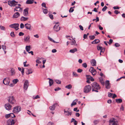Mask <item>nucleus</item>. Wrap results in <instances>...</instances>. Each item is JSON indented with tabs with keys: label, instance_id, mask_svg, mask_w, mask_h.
I'll return each instance as SVG.
<instances>
[{
	"label": "nucleus",
	"instance_id": "29",
	"mask_svg": "<svg viewBox=\"0 0 125 125\" xmlns=\"http://www.w3.org/2000/svg\"><path fill=\"white\" fill-rule=\"evenodd\" d=\"M32 70L31 69H28L26 73L27 74H30L31 73H32Z\"/></svg>",
	"mask_w": 125,
	"mask_h": 125
},
{
	"label": "nucleus",
	"instance_id": "17",
	"mask_svg": "<svg viewBox=\"0 0 125 125\" xmlns=\"http://www.w3.org/2000/svg\"><path fill=\"white\" fill-rule=\"evenodd\" d=\"M20 16V14L18 12H16L14 14L13 16V18H16L19 17Z\"/></svg>",
	"mask_w": 125,
	"mask_h": 125
},
{
	"label": "nucleus",
	"instance_id": "2",
	"mask_svg": "<svg viewBox=\"0 0 125 125\" xmlns=\"http://www.w3.org/2000/svg\"><path fill=\"white\" fill-rule=\"evenodd\" d=\"M91 86L92 89L98 90L100 89L101 88V87L99 85L95 82H93Z\"/></svg>",
	"mask_w": 125,
	"mask_h": 125
},
{
	"label": "nucleus",
	"instance_id": "21",
	"mask_svg": "<svg viewBox=\"0 0 125 125\" xmlns=\"http://www.w3.org/2000/svg\"><path fill=\"white\" fill-rule=\"evenodd\" d=\"M99 81L100 83L103 85H104V82L103 79L102 77L99 78Z\"/></svg>",
	"mask_w": 125,
	"mask_h": 125
},
{
	"label": "nucleus",
	"instance_id": "40",
	"mask_svg": "<svg viewBox=\"0 0 125 125\" xmlns=\"http://www.w3.org/2000/svg\"><path fill=\"white\" fill-rule=\"evenodd\" d=\"M82 65L83 67H84L85 68H86L87 67V64L86 63H83L82 64Z\"/></svg>",
	"mask_w": 125,
	"mask_h": 125
},
{
	"label": "nucleus",
	"instance_id": "54",
	"mask_svg": "<svg viewBox=\"0 0 125 125\" xmlns=\"http://www.w3.org/2000/svg\"><path fill=\"white\" fill-rule=\"evenodd\" d=\"M113 8L114 10L117 9L118 10L119 9V8L118 6H114L113 7Z\"/></svg>",
	"mask_w": 125,
	"mask_h": 125
},
{
	"label": "nucleus",
	"instance_id": "53",
	"mask_svg": "<svg viewBox=\"0 0 125 125\" xmlns=\"http://www.w3.org/2000/svg\"><path fill=\"white\" fill-rule=\"evenodd\" d=\"M24 25L23 23H21L20 24V28L21 29H22L24 28Z\"/></svg>",
	"mask_w": 125,
	"mask_h": 125
},
{
	"label": "nucleus",
	"instance_id": "44",
	"mask_svg": "<svg viewBox=\"0 0 125 125\" xmlns=\"http://www.w3.org/2000/svg\"><path fill=\"white\" fill-rule=\"evenodd\" d=\"M48 38L52 42H55V41L52 38H51L50 37L48 36Z\"/></svg>",
	"mask_w": 125,
	"mask_h": 125
},
{
	"label": "nucleus",
	"instance_id": "19",
	"mask_svg": "<svg viewBox=\"0 0 125 125\" xmlns=\"http://www.w3.org/2000/svg\"><path fill=\"white\" fill-rule=\"evenodd\" d=\"M28 17H25L23 16H22L21 18V21H27L28 19Z\"/></svg>",
	"mask_w": 125,
	"mask_h": 125
},
{
	"label": "nucleus",
	"instance_id": "43",
	"mask_svg": "<svg viewBox=\"0 0 125 125\" xmlns=\"http://www.w3.org/2000/svg\"><path fill=\"white\" fill-rule=\"evenodd\" d=\"M43 12L44 14H46L48 12V10L46 9H44L43 10Z\"/></svg>",
	"mask_w": 125,
	"mask_h": 125
},
{
	"label": "nucleus",
	"instance_id": "28",
	"mask_svg": "<svg viewBox=\"0 0 125 125\" xmlns=\"http://www.w3.org/2000/svg\"><path fill=\"white\" fill-rule=\"evenodd\" d=\"M22 10L21 8L19 7H16L14 9V11L16 10L17 11H21Z\"/></svg>",
	"mask_w": 125,
	"mask_h": 125
},
{
	"label": "nucleus",
	"instance_id": "26",
	"mask_svg": "<svg viewBox=\"0 0 125 125\" xmlns=\"http://www.w3.org/2000/svg\"><path fill=\"white\" fill-rule=\"evenodd\" d=\"M77 49L76 48H74L73 49L70 50L69 52L71 53H74L75 52H77Z\"/></svg>",
	"mask_w": 125,
	"mask_h": 125
},
{
	"label": "nucleus",
	"instance_id": "4",
	"mask_svg": "<svg viewBox=\"0 0 125 125\" xmlns=\"http://www.w3.org/2000/svg\"><path fill=\"white\" fill-rule=\"evenodd\" d=\"M92 89L91 86L88 85L86 86L83 89V92L85 93H88Z\"/></svg>",
	"mask_w": 125,
	"mask_h": 125
},
{
	"label": "nucleus",
	"instance_id": "58",
	"mask_svg": "<svg viewBox=\"0 0 125 125\" xmlns=\"http://www.w3.org/2000/svg\"><path fill=\"white\" fill-rule=\"evenodd\" d=\"M49 16L50 18L52 20L53 19V15L52 14H49Z\"/></svg>",
	"mask_w": 125,
	"mask_h": 125
},
{
	"label": "nucleus",
	"instance_id": "25",
	"mask_svg": "<svg viewBox=\"0 0 125 125\" xmlns=\"http://www.w3.org/2000/svg\"><path fill=\"white\" fill-rule=\"evenodd\" d=\"M34 1V0H27L26 3L28 4H32L33 3Z\"/></svg>",
	"mask_w": 125,
	"mask_h": 125
},
{
	"label": "nucleus",
	"instance_id": "9",
	"mask_svg": "<svg viewBox=\"0 0 125 125\" xmlns=\"http://www.w3.org/2000/svg\"><path fill=\"white\" fill-rule=\"evenodd\" d=\"M18 2L15 0H13L8 2V4L11 6H14L16 5Z\"/></svg>",
	"mask_w": 125,
	"mask_h": 125
},
{
	"label": "nucleus",
	"instance_id": "15",
	"mask_svg": "<svg viewBox=\"0 0 125 125\" xmlns=\"http://www.w3.org/2000/svg\"><path fill=\"white\" fill-rule=\"evenodd\" d=\"M60 27L58 25H55L53 27L54 30L56 31H58L60 30Z\"/></svg>",
	"mask_w": 125,
	"mask_h": 125
},
{
	"label": "nucleus",
	"instance_id": "46",
	"mask_svg": "<svg viewBox=\"0 0 125 125\" xmlns=\"http://www.w3.org/2000/svg\"><path fill=\"white\" fill-rule=\"evenodd\" d=\"M0 28L1 30H5V27L3 26L0 25Z\"/></svg>",
	"mask_w": 125,
	"mask_h": 125
},
{
	"label": "nucleus",
	"instance_id": "22",
	"mask_svg": "<svg viewBox=\"0 0 125 125\" xmlns=\"http://www.w3.org/2000/svg\"><path fill=\"white\" fill-rule=\"evenodd\" d=\"M91 63L93 66H95L96 65V61L94 59H93L91 60Z\"/></svg>",
	"mask_w": 125,
	"mask_h": 125
},
{
	"label": "nucleus",
	"instance_id": "50",
	"mask_svg": "<svg viewBox=\"0 0 125 125\" xmlns=\"http://www.w3.org/2000/svg\"><path fill=\"white\" fill-rule=\"evenodd\" d=\"M10 117L12 118H13L15 117V115L13 113H10Z\"/></svg>",
	"mask_w": 125,
	"mask_h": 125
},
{
	"label": "nucleus",
	"instance_id": "34",
	"mask_svg": "<svg viewBox=\"0 0 125 125\" xmlns=\"http://www.w3.org/2000/svg\"><path fill=\"white\" fill-rule=\"evenodd\" d=\"M18 81V80L17 79H16L13 80L12 81V82L14 84H15Z\"/></svg>",
	"mask_w": 125,
	"mask_h": 125
},
{
	"label": "nucleus",
	"instance_id": "56",
	"mask_svg": "<svg viewBox=\"0 0 125 125\" xmlns=\"http://www.w3.org/2000/svg\"><path fill=\"white\" fill-rule=\"evenodd\" d=\"M105 49L104 48H103V49H102L100 51L101 53H104L105 51Z\"/></svg>",
	"mask_w": 125,
	"mask_h": 125
},
{
	"label": "nucleus",
	"instance_id": "5",
	"mask_svg": "<svg viewBox=\"0 0 125 125\" xmlns=\"http://www.w3.org/2000/svg\"><path fill=\"white\" fill-rule=\"evenodd\" d=\"M21 108L20 106L14 107L13 109V112L16 114L18 113L21 110Z\"/></svg>",
	"mask_w": 125,
	"mask_h": 125
},
{
	"label": "nucleus",
	"instance_id": "16",
	"mask_svg": "<svg viewBox=\"0 0 125 125\" xmlns=\"http://www.w3.org/2000/svg\"><path fill=\"white\" fill-rule=\"evenodd\" d=\"M105 83L106 88L107 89H109L110 86L109 81L108 80L106 81L105 82Z\"/></svg>",
	"mask_w": 125,
	"mask_h": 125
},
{
	"label": "nucleus",
	"instance_id": "27",
	"mask_svg": "<svg viewBox=\"0 0 125 125\" xmlns=\"http://www.w3.org/2000/svg\"><path fill=\"white\" fill-rule=\"evenodd\" d=\"M100 42V40L98 39H95L91 42V43L93 44L97 43H99Z\"/></svg>",
	"mask_w": 125,
	"mask_h": 125
},
{
	"label": "nucleus",
	"instance_id": "30",
	"mask_svg": "<svg viewBox=\"0 0 125 125\" xmlns=\"http://www.w3.org/2000/svg\"><path fill=\"white\" fill-rule=\"evenodd\" d=\"M31 48V46L30 45L26 46L25 47V49L26 51L28 52L30 50V49Z\"/></svg>",
	"mask_w": 125,
	"mask_h": 125
},
{
	"label": "nucleus",
	"instance_id": "36",
	"mask_svg": "<svg viewBox=\"0 0 125 125\" xmlns=\"http://www.w3.org/2000/svg\"><path fill=\"white\" fill-rule=\"evenodd\" d=\"M90 39L91 40H93L95 38V37L94 35L90 36H89Z\"/></svg>",
	"mask_w": 125,
	"mask_h": 125
},
{
	"label": "nucleus",
	"instance_id": "41",
	"mask_svg": "<svg viewBox=\"0 0 125 125\" xmlns=\"http://www.w3.org/2000/svg\"><path fill=\"white\" fill-rule=\"evenodd\" d=\"M99 122V121L98 120H95L94 121V124L96 125Z\"/></svg>",
	"mask_w": 125,
	"mask_h": 125
},
{
	"label": "nucleus",
	"instance_id": "52",
	"mask_svg": "<svg viewBox=\"0 0 125 125\" xmlns=\"http://www.w3.org/2000/svg\"><path fill=\"white\" fill-rule=\"evenodd\" d=\"M83 70L80 69H79L77 70V72L79 73L81 72Z\"/></svg>",
	"mask_w": 125,
	"mask_h": 125
},
{
	"label": "nucleus",
	"instance_id": "10",
	"mask_svg": "<svg viewBox=\"0 0 125 125\" xmlns=\"http://www.w3.org/2000/svg\"><path fill=\"white\" fill-rule=\"evenodd\" d=\"M89 70L90 72L92 73L93 75H94L96 74V72L94 67H91L90 68Z\"/></svg>",
	"mask_w": 125,
	"mask_h": 125
},
{
	"label": "nucleus",
	"instance_id": "31",
	"mask_svg": "<svg viewBox=\"0 0 125 125\" xmlns=\"http://www.w3.org/2000/svg\"><path fill=\"white\" fill-rule=\"evenodd\" d=\"M116 102L118 103H121L122 101V100L121 99H116Z\"/></svg>",
	"mask_w": 125,
	"mask_h": 125
},
{
	"label": "nucleus",
	"instance_id": "3",
	"mask_svg": "<svg viewBox=\"0 0 125 125\" xmlns=\"http://www.w3.org/2000/svg\"><path fill=\"white\" fill-rule=\"evenodd\" d=\"M8 101L9 103L11 104H14L16 103V100L13 96H9Z\"/></svg>",
	"mask_w": 125,
	"mask_h": 125
},
{
	"label": "nucleus",
	"instance_id": "45",
	"mask_svg": "<svg viewBox=\"0 0 125 125\" xmlns=\"http://www.w3.org/2000/svg\"><path fill=\"white\" fill-rule=\"evenodd\" d=\"M1 48L4 51L6 49V46L5 45H2Z\"/></svg>",
	"mask_w": 125,
	"mask_h": 125
},
{
	"label": "nucleus",
	"instance_id": "42",
	"mask_svg": "<svg viewBox=\"0 0 125 125\" xmlns=\"http://www.w3.org/2000/svg\"><path fill=\"white\" fill-rule=\"evenodd\" d=\"M97 49L98 50H100V51L101 50L103 49V47L101 46H97Z\"/></svg>",
	"mask_w": 125,
	"mask_h": 125
},
{
	"label": "nucleus",
	"instance_id": "11",
	"mask_svg": "<svg viewBox=\"0 0 125 125\" xmlns=\"http://www.w3.org/2000/svg\"><path fill=\"white\" fill-rule=\"evenodd\" d=\"M28 10L29 8H26L24 10L23 14L24 16L26 17L28 16L29 14Z\"/></svg>",
	"mask_w": 125,
	"mask_h": 125
},
{
	"label": "nucleus",
	"instance_id": "57",
	"mask_svg": "<svg viewBox=\"0 0 125 125\" xmlns=\"http://www.w3.org/2000/svg\"><path fill=\"white\" fill-rule=\"evenodd\" d=\"M10 113L8 114H7L5 116V117L6 118H8L9 117H10Z\"/></svg>",
	"mask_w": 125,
	"mask_h": 125
},
{
	"label": "nucleus",
	"instance_id": "47",
	"mask_svg": "<svg viewBox=\"0 0 125 125\" xmlns=\"http://www.w3.org/2000/svg\"><path fill=\"white\" fill-rule=\"evenodd\" d=\"M10 36L12 37H14L15 36V35L14 34V32H11V33H10Z\"/></svg>",
	"mask_w": 125,
	"mask_h": 125
},
{
	"label": "nucleus",
	"instance_id": "37",
	"mask_svg": "<svg viewBox=\"0 0 125 125\" xmlns=\"http://www.w3.org/2000/svg\"><path fill=\"white\" fill-rule=\"evenodd\" d=\"M73 76L76 77L78 76V75L75 72H73Z\"/></svg>",
	"mask_w": 125,
	"mask_h": 125
},
{
	"label": "nucleus",
	"instance_id": "63",
	"mask_svg": "<svg viewBox=\"0 0 125 125\" xmlns=\"http://www.w3.org/2000/svg\"><path fill=\"white\" fill-rule=\"evenodd\" d=\"M11 73L12 75H13L15 73V72L14 70H11Z\"/></svg>",
	"mask_w": 125,
	"mask_h": 125
},
{
	"label": "nucleus",
	"instance_id": "62",
	"mask_svg": "<svg viewBox=\"0 0 125 125\" xmlns=\"http://www.w3.org/2000/svg\"><path fill=\"white\" fill-rule=\"evenodd\" d=\"M61 88L59 87H58L57 88H56L55 89H54V90L55 91H57L58 90H61Z\"/></svg>",
	"mask_w": 125,
	"mask_h": 125
},
{
	"label": "nucleus",
	"instance_id": "18",
	"mask_svg": "<svg viewBox=\"0 0 125 125\" xmlns=\"http://www.w3.org/2000/svg\"><path fill=\"white\" fill-rule=\"evenodd\" d=\"M64 114L66 115L69 116L71 115H72V112L71 111H66L65 110H64Z\"/></svg>",
	"mask_w": 125,
	"mask_h": 125
},
{
	"label": "nucleus",
	"instance_id": "38",
	"mask_svg": "<svg viewBox=\"0 0 125 125\" xmlns=\"http://www.w3.org/2000/svg\"><path fill=\"white\" fill-rule=\"evenodd\" d=\"M55 81L56 83L58 84H60L61 83V81L58 80H56Z\"/></svg>",
	"mask_w": 125,
	"mask_h": 125
},
{
	"label": "nucleus",
	"instance_id": "12",
	"mask_svg": "<svg viewBox=\"0 0 125 125\" xmlns=\"http://www.w3.org/2000/svg\"><path fill=\"white\" fill-rule=\"evenodd\" d=\"M4 106L5 109L9 111L11 110L12 107V106L9 103L5 104Z\"/></svg>",
	"mask_w": 125,
	"mask_h": 125
},
{
	"label": "nucleus",
	"instance_id": "20",
	"mask_svg": "<svg viewBox=\"0 0 125 125\" xmlns=\"http://www.w3.org/2000/svg\"><path fill=\"white\" fill-rule=\"evenodd\" d=\"M24 26L27 29L30 30L31 29V26L30 24L26 23L25 24Z\"/></svg>",
	"mask_w": 125,
	"mask_h": 125
},
{
	"label": "nucleus",
	"instance_id": "49",
	"mask_svg": "<svg viewBox=\"0 0 125 125\" xmlns=\"http://www.w3.org/2000/svg\"><path fill=\"white\" fill-rule=\"evenodd\" d=\"M42 7H44L45 8H47L46 7V6L45 3L44 2H43L42 3Z\"/></svg>",
	"mask_w": 125,
	"mask_h": 125
},
{
	"label": "nucleus",
	"instance_id": "60",
	"mask_svg": "<svg viewBox=\"0 0 125 125\" xmlns=\"http://www.w3.org/2000/svg\"><path fill=\"white\" fill-rule=\"evenodd\" d=\"M113 94L110 93H108V97H111L112 96V95Z\"/></svg>",
	"mask_w": 125,
	"mask_h": 125
},
{
	"label": "nucleus",
	"instance_id": "14",
	"mask_svg": "<svg viewBox=\"0 0 125 125\" xmlns=\"http://www.w3.org/2000/svg\"><path fill=\"white\" fill-rule=\"evenodd\" d=\"M56 105L59 106L58 103H57L54 104L52 106H50L49 107L50 110L52 111L54 110L55 109Z\"/></svg>",
	"mask_w": 125,
	"mask_h": 125
},
{
	"label": "nucleus",
	"instance_id": "64",
	"mask_svg": "<svg viewBox=\"0 0 125 125\" xmlns=\"http://www.w3.org/2000/svg\"><path fill=\"white\" fill-rule=\"evenodd\" d=\"M24 35V33L21 32H20L19 33V35L20 36H23Z\"/></svg>",
	"mask_w": 125,
	"mask_h": 125
},
{
	"label": "nucleus",
	"instance_id": "55",
	"mask_svg": "<svg viewBox=\"0 0 125 125\" xmlns=\"http://www.w3.org/2000/svg\"><path fill=\"white\" fill-rule=\"evenodd\" d=\"M120 13L119 11L118 10H115L114 11V13L117 14Z\"/></svg>",
	"mask_w": 125,
	"mask_h": 125
},
{
	"label": "nucleus",
	"instance_id": "23",
	"mask_svg": "<svg viewBox=\"0 0 125 125\" xmlns=\"http://www.w3.org/2000/svg\"><path fill=\"white\" fill-rule=\"evenodd\" d=\"M30 37L28 35L25 37L24 38V41L26 42H27L30 40Z\"/></svg>",
	"mask_w": 125,
	"mask_h": 125
},
{
	"label": "nucleus",
	"instance_id": "39",
	"mask_svg": "<svg viewBox=\"0 0 125 125\" xmlns=\"http://www.w3.org/2000/svg\"><path fill=\"white\" fill-rule=\"evenodd\" d=\"M107 8V7L106 6H105L102 9V10L103 11H104L106 10Z\"/></svg>",
	"mask_w": 125,
	"mask_h": 125
},
{
	"label": "nucleus",
	"instance_id": "7",
	"mask_svg": "<svg viewBox=\"0 0 125 125\" xmlns=\"http://www.w3.org/2000/svg\"><path fill=\"white\" fill-rule=\"evenodd\" d=\"M10 82V80L9 78H5L4 79L3 81V84L7 85H9Z\"/></svg>",
	"mask_w": 125,
	"mask_h": 125
},
{
	"label": "nucleus",
	"instance_id": "8",
	"mask_svg": "<svg viewBox=\"0 0 125 125\" xmlns=\"http://www.w3.org/2000/svg\"><path fill=\"white\" fill-rule=\"evenodd\" d=\"M15 123V121L12 119H9L7 122V125H13Z\"/></svg>",
	"mask_w": 125,
	"mask_h": 125
},
{
	"label": "nucleus",
	"instance_id": "13",
	"mask_svg": "<svg viewBox=\"0 0 125 125\" xmlns=\"http://www.w3.org/2000/svg\"><path fill=\"white\" fill-rule=\"evenodd\" d=\"M29 85V82L27 80H25L24 84V89L26 90L28 87Z\"/></svg>",
	"mask_w": 125,
	"mask_h": 125
},
{
	"label": "nucleus",
	"instance_id": "1",
	"mask_svg": "<svg viewBox=\"0 0 125 125\" xmlns=\"http://www.w3.org/2000/svg\"><path fill=\"white\" fill-rule=\"evenodd\" d=\"M109 125H118V123L117 120L112 117L109 120Z\"/></svg>",
	"mask_w": 125,
	"mask_h": 125
},
{
	"label": "nucleus",
	"instance_id": "48",
	"mask_svg": "<svg viewBox=\"0 0 125 125\" xmlns=\"http://www.w3.org/2000/svg\"><path fill=\"white\" fill-rule=\"evenodd\" d=\"M74 10V9H72V7H71L70 8L69 10V11L70 12H72Z\"/></svg>",
	"mask_w": 125,
	"mask_h": 125
},
{
	"label": "nucleus",
	"instance_id": "33",
	"mask_svg": "<svg viewBox=\"0 0 125 125\" xmlns=\"http://www.w3.org/2000/svg\"><path fill=\"white\" fill-rule=\"evenodd\" d=\"M49 83L50 86H51L53 84V80L52 79H49Z\"/></svg>",
	"mask_w": 125,
	"mask_h": 125
},
{
	"label": "nucleus",
	"instance_id": "59",
	"mask_svg": "<svg viewBox=\"0 0 125 125\" xmlns=\"http://www.w3.org/2000/svg\"><path fill=\"white\" fill-rule=\"evenodd\" d=\"M77 108L76 107L74 108L73 109V110L74 111H76V112H78L79 111V110H77Z\"/></svg>",
	"mask_w": 125,
	"mask_h": 125
},
{
	"label": "nucleus",
	"instance_id": "6",
	"mask_svg": "<svg viewBox=\"0 0 125 125\" xmlns=\"http://www.w3.org/2000/svg\"><path fill=\"white\" fill-rule=\"evenodd\" d=\"M19 26V24L15 23L10 25L9 27L11 28H14L16 30H17L19 29L18 28Z\"/></svg>",
	"mask_w": 125,
	"mask_h": 125
},
{
	"label": "nucleus",
	"instance_id": "35",
	"mask_svg": "<svg viewBox=\"0 0 125 125\" xmlns=\"http://www.w3.org/2000/svg\"><path fill=\"white\" fill-rule=\"evenodd\" d=\"M76 42L74 39L73 40V41H72L71 42V44L72 45H75L76 43Z\"/></svg>",
	"mask_w": 125,
	"mask_h": 125
},
{
	"label": "nucleus",
	"instance_id": "61",
	"mask_svg": "<svg viewBox=\"0 0 125 125\" xmlns=\"http://www.w3.org/2000/svg\"><path fill=\"white\" fill-rule=\"evenodd\" d=\"M79 27L80 30L82 31H83V27L81 25H79Z\"/></svg>",
	"mask_w": 125,
	"mask_h": 125
},
{
	"label": "nucleus",
	"instance_id": "51",
	"mask_svg": "<svg viewBox=\"0 0 125 125\" xmlns=\"http://www.w3.org/2000/svg\"><path fill=\"white\" fill-rule=\"evenodd\" d=\"M115 45L116 47H118L120 46L119 44L117 43H115Z\"/></svg>",
	"mask_w": 125,
	"mask_h": 125
},
{
	"label": "nucleus",
	"instance_id": "32",
	"mask_svg": "<svg viewBox=\"0 0 125 125\" xmlns=\"http://www.w3.org/2000/svg\"><path fill=\"white\" fill-rule=\"evenodd\" d=\"M72 86L70 84L67 85L65 87V88H67L68 89H71L72 88Z\"/></svg>",
	"mask_w": 125,
	"mask_h": 125
},
{
	"label": "nucleus",
	"instance_id": "24",
	"mask_svg": "<svg viewBox=\"0 0 125 125\" xmlns=\"http://www.w3.org/2000/svg\"><path fill=\"white\" fill-rule=\"evenodd\" d=\"M77 99H75L73 101L71 104V106L72 107L73 106L76 105L77 104L76 102H77Z\"/></svg>",
	"mask_w": 125,
	"mask_h": 125
}]
</instances>
